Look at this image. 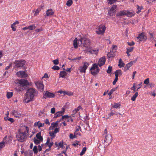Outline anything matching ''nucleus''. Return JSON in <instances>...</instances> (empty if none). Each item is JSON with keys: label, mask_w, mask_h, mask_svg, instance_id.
Wrapping results in <instances>:
<instances>
[{"label": "nucleus", "mask_w": 156, "mask_h": 156, "mask_svg": "<svg viewBox=\"0 0 156 156\" xmlns=\"http://www.w3.org/2000/svg\"><path fill=\"white\" fill-rule=\"evenodd\" d=\"M128 44L129 46H132L134 44V43L133 41L132 42H128Z\"/></svg>", "instance_id": "13d9d810"}, {"label": "nucleus", "mask_w": 156, "mask_h": 156, "mask_svg": "<svg viewBox=\"0 0 156 156\" xmlns=\"http://www.w3.org/2000/svg\"><path fill=\"white\" fill-rule=\"evenodd\" d=\"M116 5H113L109 11L108 12V14L109 16H113L114 13L116 11Z\"/></svg>", "instance_id": "4468645a"}, {"label": "nucleus", "mask_w": 156, "mask_h": 156, "mask_svg": "<svg viewBox=\"0 0 156 156\" xmlns=\"http://www.w3.org/2000/svg\"><path fill=\"white\" fill-rule=\"evenodd\" d=\"M105 61L106 59L105 57L101 58L98 62V65L100 66H102L105 64Z\"/></svg>", "instance_id": "dca6fc26"}, {"label": "nucleus", "mask_w": 156, "mask_h": 156, "mask_svg": "<svg viewBox=\"0 0 156 156\" xmlns=\"http://www.w3.org/2000/svg\"><path fill=\"white\" fill-rule=\"evenodd\" d=\"M112 48L113 50H115V51L117 49V47L115 45H113L112 46Z\"/></svg>", "instance_id": "338daca9"}, {"label": "nucleus", "mask_w": 156, "mask_h": 156, "mask_svg": "<svg viewBox=\"0 0 156 156\" xmlns=\"http://www.w3.org/2000/svg\"><path fill=\"white\" fill-rule=\"evenodd\" d=\"M53 142H51L50 143H48L47 144L48 145V146L49 147L51 148V147L53 145Z\"/></svg>", "instance_id": "69168bd1"}, {"label": "nucleus", "mask_w": 156, "mask_h": 156, "mask_svg": "<svg viewBox=\"0 0 156 156\" xmlns=\"http://www.w3.org/2000/svg\"><path fill=\"white\" fill-rule=\"evenodd\" d=\"M13 95V93L12 92H7L6 96L8 98H11Z\"/></svg>", "instance_id": "2f4dec72"}, {"label": "nucleus", "mask_w": 156, "mask_h": 156, "mask_svg": "<svg viewBox=\"0 0 156 156\" xmlns=\"http://www.w3.org/2000/svg\"><path fill=\"white\" fill-rule=\"evenodd\" d=\"M106 29V27L103 25H100L98 27V30L96 31L98 34H103L105 33Z\"/></svg>", "instance_id": "0eeeda50"}, {"label": "nucleus", "mask_w": 156, "mask_h": 156, "mask_svg": "<svg viewBox=\"0 0 156 156\" xmlns=\"http://www.w3.org/2000/svg\"><path fill=\"white\" fill-rule=\"evenodd\" d=\"M108 1V4L112 5L115 3L117 1V0H107Z\"/></svg>", "instance_id": "58836bf2"}, {"label": "nucleus", "mask_w": 156, "mask_h": 156, "mask_svg": "<svg viewBox=\"0 0 156 156\" xmlns=\"http://www.w3.org/2000/svg\"><path fill=\"white\" fill-rule=\"evenodd\" d=\"M105 139L104 140V142H106L109 144L112 140V137L111 134H108L105 136Z\"/></svg>", "instance_id": "9b49d317"}, {"label": "nucleus", "mask_w": 156, "mask_h": 156, "mask_svg": "<svg viewBox=\"0 0 156 156\" xmlns=\"http://www.w3.org/2000/svg\"><path fill=\"white\" fill-rule=\"evenodd\" d=\"M8 120L10 121L11 123H12L14 122V120L13 118H9L8 119Z\"/></svg>", "instance_id": "e2e57ef3"}, {"label": "nucleus", "mask_w": 156, "mask_h": 156, "mask_svg": "<svg viewBox=\"0 0 156 156\" xmlns=\"http://www.w3.org/2000/svg\"><path fill=\"white\" fill-rule=\"evenodd\" d=\"M39 11L38 9H37L35 12L34 15L35 16H37L39 13Z\"/></svg>", "instance_id": "6e6d98bb"}, {"label": "nucleus", "mask_w": 156, "mask_h": 156, "mask_svg": "<svg viewBox=\"0 0 156 156\" xmlns=\"http://www.w3.org/2000/svg\"><path fill=\"white\" fill-rule=\"evenodd\" d=\"M42 141V140H40L37 139L35 137L34 138V140L35 144L36 145L39 144L40 142Z\"/></svg>", "instance_id": "7c9ffc66"}, {"label": "nucleus", "mask_w": 156, "mask_h": 156, "mask_svg": "<svg viewBox=\"0 0 156 156\" xmlns=\"http://www.w3.org/2000/svg\"><path fill=\"white\" fill-rule=\"evenodd\" d=\"M45 122L46 124H48L49 125L50 124V123L49 121V120L48 119H46L45 121Z\"/></svg>", "instance_id": "774afa93"}, {"label": "nucleus", "mask_w": 156, "mask_h": 156, "mask_svg": "<svg viewBox=\"0 0 156 156\" xmlns=\"http://www.w3.org/2000/svg\"><path fill=\"white\" fill-rule=\"evenodd\" d=\"M120 105L119 103H115L114 105L112 106V107L114 108H118L120 107Z\"/></svg>", "instance_id": "e433bc0d"}, {"label": "nucleus", "mask_w": 156, "mask_h": 156, "mask_svg": "<svg viewBox=\"0 0 156 156\" xmlns=\"http://www.w3.org/2000/svg\"><path fill=\"white\" fill-rule=\"evenodd\" d=\"M112 70V66H109L108 69L107 70V72L108 73H110Z\"/></svg>", "instance_id": "a19ab883"}, {"label": "nucleus", "mask_w": 156, "mask_h": 156, "mask_svg": "<svg viewBox=\"0 0 156 156\" xmlns=\"http://www.w3.org/2000/svg\"><path fill=\"white\" fill-rule=\"evenodd\" d=\"M137 38L140 41H142L143 40H146L147 39V36L143 33L140 34L139 36L137 37Z\"/></svg>", "instance_id": "ddd939ff"}, {"label": "nucleus", "mask_w": 156, "mask_h": 156, "mask_svg": "<svg viewBox=\"0 0 156 156\" xmlns=\"http://www.w3.org/2000/svg\"><path fill=\"white\" fill-rule=\"evenodd\" d=\"M55 108H51V113H54L55 112Z\"/></svg>", "instance_id": "603ef678"}, {"label": "nucleus", "mask_w": 156, "mask_h": 156, "mask_svg": "<svg viewBox=\"0 0 156 156\" xmlns=\"http://www.w3.org/2000/svg\"><path fill=\"white\" fill-rule=\"evenodd\" d=\"M53 131L55 134H56V133L58 132L59 128H55Z\"/></svg>", "instance_id": "680f3d73"}, {"label": "nucleus", "mask_w": 156, "mask_h": 156, "mask_svg": "<svg viewBox=\"0 0 156 156\" xmlns=\"http://www.w3.org/2000/svg\"><path fill=\"white\" fill-rule=\"evenodd\" d=\"M35 84L37 88L41 92L43 91L44 85L42 82H37L35 83Z\"/></svg>", "instance_id": "1a4fd4ad"}, {"label": "nucleus", "mask_w": 156, "mask_h": 156, "mask_svg": "<svg viewBox=\"0 0 156 156\" xmlns=\"http://www.w3.org/2000/svg\"><path fill=\"white\" fill-rule=\"evenodd\" d=\"M63 142H61L59 143H58L57 142H55V145L56 147H60L63 148Z\"/></svg>", "instance_id": "bb28decb"}, {"label": "nucleus", "mask_w": 156, "mask_h": 156, "mask_svg": "<svg viewBox=\"0 0 156 156\" xmlns=\"http://www.w3.org/2000/svg\"><path fill=\"white\" fill-rule=\"evenodd\" d=\"M91 73L93 75L98 74L99 71V69L98 65L96 64H94L90 68Z\"/></svg>", "instance_id": "39448f33"}, {"label": "nucleus", "mask_w": 156, "mask_h": 156, "mask_svg": "<svg viewBox=\"0 0 156 156\" xmlns=\"http://www.w3.org/2000/svg\"><path fill=\"white\" fill-rule=\"evenodd\" d=\"M131 67L129 65V64H128H128H127L125 67V68L126 69V70H128L129 69V68H130V67Z\"/></svg>", "instance_id": "864d4df0"}, {"label": "nucleus", "mask_w": 156, "mask_h": 156, "mask_svg": "<svg viewBox=\"0 0 156 156\" xmlns=\"http://www.w3.org/2000/svg\"><path fill=\"white\" fill-rule=\"evenodd\" d=\"M69 118V117L68 116V115H65L63 116L62 117L61 119H60V121H61V120L65 119H68Z\"/></svg>", "instance_id": "79ce46f5"}, {"label": "nucleus", "mask_w": 156, "mask_h": 156, "mask_svg": "<svg viewBox=\"0 0 156 156\" xmlns=\"http://www.w3.org/2000/svg\"><path fill=\"white\" fill-rule=\"evenodd\" d=\"M76 136L74 134V135H73V134L71 133L69 135V138L71 139H73L74 138L76 137Z\"/></svg>", "instance_id": "8fccbe9b"}, {"label": "nucleus", "mask_w": 156, "mask_h": 156, "mask_svg": "<svg viewBox=\"0 0 156 156\" xmlns=\"http://www.w3.org/2000/svg\"><path fill=\"white\" fill-rule=\"evenodd\" d=\"M87 150V148L86 147H84L83 148L82 150L81 153L80 154V156H82L84 154H85L86 151Z\"/></svg>", "instance_id": "f704fd0d"}, {"label": "nucleus", "mask_w": 156, "mask_h": 156, "mask_svg": "<svg viewBox=\"0 0 156 156\" xmlns=\"http://www.w3.org/2000/svg\"><path fill=\"white\" fill-rule=\"evenodd\" d=\"M36 137L37 138L36 139H37L40 140H43V138L41 135V132H39L38 133H37L36 135Z\"/></svg>", "instance_id": "c85d7f7f"}, {"label": "nucleus", "mask_w": 156, "mask_h": 156, "mask_svg": "<svg viewBox=\"0 0 156 156\" xmlns=\"http://www.w3.org/2000/svg\"><path fill=\"white\" fill-rule=\"evenodd\" d=\"M51 68L54 70H59L60 69L59 67L57 66H54Z\"/></svg>", "instance_id": "a18cd8bd"}, {"label": "nucleus", "mask_w": 156, "mask_h": 156, "mask_svg": "<svg viewBox=\"0 0 156 156\" xmlns=\"http://www.w3.org/2000/svg\"><path fill=\"white\" fill-rule=\"evenodd\" d=\"M50 136L52 137V138H54L56 134L53 131H50L49 132Z\"/></svg>", "instance_id": "72a5a7b5"}, {"label": "nucleus", "mask_w": 156, "mask_h": 156, "mask_svg": "<svg viewBox=\"0 0 156 156\" xmlns=\"http://www.w3.org/2000/svg\"><path fill=\"white\" fill-rule=\"evenodd\" d=\"M138 92H136L135 94L131 98V100L133 101H134L135 100L136 98L138 96Z\"/></svg>", "instance_id": "c756f323"}, {"label": "nucleus", "mask_w": 156, "mask_h": 156, "mask_svg": "<svg viewBox=\"0 0 156 156\" xmlns=\"http://www.w3.org/2000/svg\"><path fill=\"white\" fill-rule=\"evenodd\" d=\"M134 48L133 47H131L127 48V51L126 53L130 52L133 51Z\"/></svg>", "instance_id": "4c0bfd02"}, {"label": "nucleus", "mask_w": 156, "mask_h": 156, "mask_svg": "<svg viewBox=\"0 0 156 156\" xmlns=\"http://www.w3.org/2000/svg\"><path fill=\"white\" fill-rule=\"evenodd\" d=\"M58 93H60L61 94H63L64 95H67L69 96H71L73 95V93L71 92H67L66 91H58Z\"/></svg>", "instance_id": "412c9836"}, {"label": "nucleus", "mask_w": 156, "mask_h": 156, "mask_svg": "<svg viewBox=\"0 0 156 156\" xmlns=\"http://www.w3.org/2000/svg\"><path fill=\"white\" fill-rule=\"evenodd\" d=\"M14 68L16 70L20 69L24 67L26 61L23 59L16 60L14 62Z\"/></svg>", "instance_id": "20e7f679"}, {"label": "nucleus", "mask_w": 156, "mask_h": 156, "mask_svg": "<svg viewBox=\"0 0 156 156\" xmlns=\"http://www.w3.org/2000/svg\"><path fill=\"white\" fill-rule=\"evenodd\" d=\"M43 30L42 28H41L39 29H37L36 30H35V31L37 32H39Z\"/></svg>", "instance_id": "0e129e2a"}, {"label": "nucleus", "mask_w": 156, "mask_h": 156, "mask_svg": "<svg viewBox=\"0 0 156 156\" xmlns=\"http://www.w3.org/2000/svg\"><path fill=\"white\" fill-rule=\"evenodd\" d=\"M115 72L117 73H118V75L120 74V75H121L122 74V71L121 70H117L115 71Z\"/></svg>", "instance_id": "3c124183"}, {"label": "nucleus", "mask_w": 156, "mask_h": 156, "mask_svg": "<svg viewBox=\"0 0 156 156\" xmlns=\"http://www.w3.org/2000/svg\"><path fill=\"white\" fill-rule=\"evenodd\" d=\"M116 89V88H114L113 89H112L108 93V94L109 95H110L111 94H112L113 92L115 91Z\"/></svg>", "instance_id": "49530a36"}, {"label": "nucleus", "mask_w": 156, "mask_h": 156, "mask_svg": "<svg viewBox=\"0 0 156 156\" xmlns=\"http://www.w3.org/2000/svg\"><path fill=\"white\" fill-rule=\"evenodd\" d=\"M19 83L20 87H22L23 90H24L25 88V87L29 84L28 81L24 79L20 80L19 81Z\"/></svg>", "instance_id": "423d86ee"}, {"label": "nucleus", "mask_w": 156, "mask_h": 156, "mask_svg": "<svg viewBox=\"0 0 156 156\" xmlns=\"http://www.w3.org/2000/svg\"><path fill=\"white\" fill-rule=\"evenodd\" d=\"M7 137V136H5V138L3 139V141L0 142V148H2L4 147L5 146V144L7 143H6L5 141H4V140L5 138Z\"/></svg>", "instance_id": "393cba45"}, {"label": "nucleus", "mask_w": 156, "mask_h": 156, "mask_svg": "<svg viewBox=\"0 0 156 156\" xmlns=\"http://www.w3.org/2000/svg\"><path fill=\"white\" fill-rule=\"evenodd\" d=\"M89 65V63L87 62H85L83 66H80L79 70L80 71L81 73H85L86 70Z\"/></svg>", "instance_id": "6e6552de"}, {"label": "nucleus", "mask_w": 156, "mask_h": 156, "mask_svg": "<svg viewBox=\"0 0 156 156\" xmlns=\"http://www.w3.org/2000/svg\"><path fill=\"white\" fill-rule=\"evenodd\" d=\"M149 83V79L147 78L145 79L144 82V83L146 84H148Z\"/></svg>", "instance_id": "de8ad7c7"}, {"label": "nucleus", "mask_w": 156, "mask_h": 156, "mask_svg": "<svg viewBox=\"0 0 156 156\" xmlns=\"http://www.w3.org/2000/svg\"><path fill=\"white\" fill-rule=\"evenodd\" d=\"M73 3L72 0H68L66 2V5L68 6H70Z\"/></svg>", "instance_id": "c9c22d12"}, {"label": "nucleus", "mask_w": 156, "mask_h": 156, "mask_svg": "<svg viewBox=\"0 0 156 156\" xmlns=\"http://www.w3.org/2000/svg\"><path fill=\"white\" fill-rule=\"evenodd\" d=\"M60 122V120H57L55 122H53L51 124V126L49 128V130H53L55 127H57L59 122Z\"/></svg>", "instance_id": "f3484780"}, {"label": "nucleus", "mask_w": 156, "mask_h": 156, "mask_svg": "<svg viewBox=\"0 0 156 156\" xmlns=\"http://www.w3.org/2000/svg\"><path fill=\"white\" fill-rule=\"evenodd\" d=\"M65 111V109L62 108V111L58 112L55 114L54 118H57L62 116L64 114Z\"/></svg>", "instance_id": "a211bd4d"}, {"label": "nucleus", "mask_w": 156, "mask_h": 156, "mask_svg": "<svg viewBox=\"0 0 156 156\" xmlns=\"http://www.w3.org/2000/svg\"><path fill=\"white\" fill-rule=\"evenodd\" d=\"M81 128L80 126H78L77 128H76L75 132H78V131H79V129L81 131Z\"/></svg>", "instance_id": "052dcab7"}, {"label": "nucleus", "mask_w": 156, "mask_h": 156, "mask_svg": "<svg viewBox=\"0 0 156 156\" xmlns=\"http://www.w3.org/2000/svg\"><path fill=\"white\" fill-rule=\"evenodd\" d=\"M53 64L55 65H58L59 63V61L58 59L54 60L53 61Z\"/></svg>", "instance_id": "09e8293b"}, {"label": "nucleus", "mask_w": 156, "mask_h": 156, "mask_svg": "<svg viewBox=\"0 0 156 156\" xmlns=\"http://www.w3.org/2000/svg\"><path fill=\"white\" fill-rule=\"evenodd\" d=\"M90 44V40L85 37H83L78 40L77 38H75L73 41V45L75 48L78 47V44L82 48L85 47L88 48Z\"/></svg>", "instance_id": "f257e3e1"}, {"label": "nucleus", "mask_w": 156, "mask_h": 156, "mask_svg": "<svg viewBox=\"0 0 156 156\" xmlns=\"http://www.w3.org/2000/svg\"><path fill=\"white\" fill-rule=\"evenodd\" d=\"M108 58H110L112 57H113L114 56V55L113 52H110L108 53Z\"/></svg>", "instance_id": "c03bdc74"}, {"label": "nucleus", "mask_w": 156, "mask_h": 156, "mask_svg": "<svg viewBox=\"0 0 156 156\" xmlns=\"http://www.w3.org/2000/svg\"><path fill=\"white\" fill-rule=\"evenodd\" d=\"M36 94V91L33 88L29 89L26 93L23 102L27 103L32 101Z\"/></svg>", "instance_id": "f03ea898"}, {"label": "nucleus", "mask_w": 156, "mask_h": 156, "mask_svg": "<svg viewBox=\"0 0 156 156\" xmlns=\"http://www.w3.org/2000/svg\"><path fill=\"white\" fill-rule=\"evenodd\" d=\"M46 15L47 16H50L52 15L54 13V12L51 9H48L46 12Z\"/></svg>", "instance_id": "5701e85b"}, {"label": "nucleus", "mask_w": 156, "mask_h": 156, "mask_svg": "<svg viewBox=\"0 0 156 156\" xmlns=\"http://www.w3.org/2000/svg\"><path fill=\"white\" fill-rule=\"evenodd\" d=\"M12 114L15 117L19 118L21 116V114L17 111L14 110L12 112Z\"/></svg>", "instance_id": "aec40b11"}, {"label": "nucleus", "mask_w": 156, "mask_h": 156, "mask_svg": "<svg viewBox=\"0 0 156 156\" xmlns=\"http://www.w3.org/2000/svg\"><path fill=\"white\" fill-rule=\"evenodd\" d=\"M114 114H115V113L113 112L112 111V112L108 114V117L112 116Z\"/></svg>", "instance_id": "4d7b16f0"}, {"label": "nucleus", "mask_w": 156, "mask_h": 156, "mask_svg": "<svg viewBox=\"0 0 156 156\" xmlns=\"http://www.w3.org/2000/svg\"><path fill=\"white\" fill-rule=\"evenodd\" d=\"M137 9L138 11H137L136 12L138 14L141 11V10L142 9V7H140L138 5H137Z\"/></svg>", "instance_id": "37998d69"}, {"label": "nucleus", "mask_w": 156, "mask_h": 156, "mask_svg": "<svg viewBox=\"0 0 156 156\" xmlns=\"http://www.w3.org/2000/svg\"><path fill=\"white\" fill-rule=\"evenodd\" d=\"M125 65V63L123 62L121 59L120 58L119 60L118 66L120 67H123Z\"/></svg>", "instance_id": "cd10ccee"}, {"label": "nucleus", "mask_w": 156, "mask_h": 156, "mask_svg": "<svg viewBox=\"0 0 156 156\" xmlns=\"http://www.w3.org/2000/svg\"><path fill=\"white\" fill-rule=\"evenodd\" d=\"M44 124H42L40 122H36L34 124V126H37L38 128H40L41 127L44 126Z\"/></svg>", "instance_id": "a878e982"}, {"label": "nucleus", "mask_w": 156, "mask_h": 156, "mask_svg": "<svg viewBox=\"0 0 156 156\" xmlns=\"http://www.w3.org/2000/svg\"><path fill=\"white\" fill-rule=\"evenodd\" d=\"M16 75L19 77L26 78L27 76V75L25 72L22 71H19L16 73Z\"/></svg>", "instance_id": "f8f14e48"}, {"label": "nucleus", "mask_w": 156, "mask_h": 156, "mask_svg": "<svg viewBox=\"0 0 156 156\" xmlns=\"http://www.w3.org/2000/svg\"><path fill=\"white\" fill-rule=\"evenodd\" d=\"M25 130L23 132H20L19 134L16 136L18 141L22 142L25 141L26 139L28 133L29 128L27 126H24Z\"/></svg>", "instance_id": "7ed1b4c3"}, {"label": "nucleus", "mask_w": 156, "mask_h": 156, "mask_svg": "<svg viewBox=\"0 0 156 156\" xmlns=\"http://www.w3.org/2000/svg\"><path fill=\"white\" fill-rule=\"evenodd\" d=\"M126 10H123L117 12L116 14V16H122L126 15Z\"/></svg>", "instance_id": "6ab92c4d"}, {"label": "nucleus", "mask_w": 156, "mask_h": 156, "mask_svg": "<svg viewBox=\"0 0 156 156\" xmlns=\"http://www.w3.org/2000/svg\"><path fill=\"white\" fill-rule=\"evenodd\" d=\"M36 28V27L34 25H32L28 26V29L30 30H34Z\"/></svg>", "instance_id": "473e14b6"}, {"label": "nucleus", "mask_w": 156, "mask_h": 156, "mask_svg": "<svg viewBox=\"0 0 156 156\" xmlns=\"http://www.w3.org/2000/svg\"><path fill=\"white\" fill-rule=\"evenodd\" d=\"M155 86V84L153 83H150L149 84V86L150 87L152 88L154 87Z\"/></svg>", "instance_id": "5fc2aeb1"}, {"label": "nucleus", "mask_w": 156, "mask_h": 156, "mask_svg": "<svg viewBox=\"0 0 156 156\" xmlns=\"http://www.w3.org/2000/svg\"><path fill=\"white\" fill-rule=\"evenodd\" d=\"M33 151L34 154H37V147L36 146H34L33 149Z\"/></svg>", "instance_id": "ea45409f"}, {"label": "nucleus", "mask_w": 156, "mask_h": 156, "mask_svg": "<svg viewBox=\"0 0 156 156\" xmlns=\"http://www.w3.org/2000/svg\"><path fill=\"white\" fill-rule=\"evenodd\" d=\"M43 96L44 98L46 99L47 98H54L55 96V95L53 93L46 91L44 92Z\"/></svg>", "instance_id": "9d476101"}, {"label": "nucleus", "mask_w": 156, "mask_h": 156, "mask_svg": "<svg viewBox=\"0 0 156 156\" xmlns=\"http://www.w3.org/2000/svg\"><path fill=\"white\" fill-rule=\"evenodd\" d=\"M14 25L12 24L11 25V27L12 28V30L13 31H15L16 30V28L14 27Z\"/></svg>", "instance_id": "bf43d9fd"}, {"label": "nucleus", "mask_w": 156, "mask_h": 156, "mask_svg": "<svg viewBox=\"0 0 156 156\" xmlns=\"http://www.w3.org/2000/svg\"><path fill=\"white\" fill-rule=\"evenodd\" d=\"M67 74V73L66 72L64 71H61L60 72L59 74L60 77L65 78Z\"/></svg>", "instance_id": "b1692460"}, {"label": "nucleus", "mask_w": 156, "mask_h": 156, "mask_svg": "<svg viewBox=\"0 0 156 156\" xmlns=\"http://www.w3.org/2000/svg\"><path fill=\"white\" fill-rule=\"evenodd\" d=\"M135 14V13L134 12H131L128 10H126V16L128 17H131L134 16Z\"/></svg>", "instance_id": "4be33fe9"}, {"label": "nucleus", "mask_w": 156, "mask_h": 156, "mask_svg": "<svg viewBox=\"0 0 156 156\" xmlns=\"http://www.w3.org/2000/svg\"><path fill=\"white\" fill-rule=\"evenodd\" d=\"M98 49H93L92 48H88L87 52L91 54H95L97 55L98 52Z\"/></svg>", "instance_id": "2eb2a0df"}]
</instances>
